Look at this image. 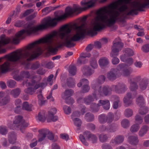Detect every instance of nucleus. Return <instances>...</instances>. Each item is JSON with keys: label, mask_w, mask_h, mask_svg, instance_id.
I'll return each instance as SVG.
<instances>
[{"label": "nucleus", "mask_w": 149, "mask_h": 149, "mask_svg": "<svg viewBox=\"0 0 149 149\" xmlns=\"http://www.w3.org/2000/svg\"><path fill=\"white\" fill-rule=\"evenodd\" d=\"M90 63L91 66L93 69H95L97 68L98 65L97 61L95 58H91L90 61Z\"/></svg>", "instance_id": "a19ab883"}, {"label": "nucleus", "mask_w": 149, "mask_h": 149, "mask_svg": "<svg viewBox=\"0 0 149 149\" xmlns=\"http://www.w3.org/2000/svg\"><path fill=\"white\" fill-rule=\"evenodd\" d=\"M98 120L99 122L101 124L107 123L106 115L104 114H101L98 117Z\"/></svg>", "instance_id": "c9c22d12"}, {"label": "nucleus", "mask_w": 149, "mask_h": 149, "mask_svg": "<svg viewBox=\"0 0 149 149\" xmlns=\"http://www.w3.org/2000/svg\"><path fill=\"white\" fill-rule=\"evenodd\" d=\"M139 110V113L141 115H144L147 113L149 111L148 108L144 105L141 106Z\"/></svg>", "instance_id": "cd10ccee"}, {"label": "nucleus", "mask_w": 149, "mask_h": 149, "mask_svg": "<svg viewBox=\"0 0 149 149\" xmlns=\"http://www.w3.org/2000/svg\"><path fill=\"white\" fill-rule=\"evenodd\" d=\"M57 112L56 109L55 108H53L52 109L48 112L49 116H53Z\"/></svg>", "instance_id": "e2e57ef3"}, {"label": "nucleus", "mask_w": 149, "mask_h": 149, "mask_svg": "<svg viewBox=\"0 0 149 149\" xmlns=\"http://www.w3.org/2000/svg\"><path fill=\"white\" fill-rule=\"evenodd\" d=\"M38 103L40 105H42L44 104L45 100H44V99L42 95L41 94H40L38 95Z\"/></svg>", "instance_id": "09e8293b"}, {"label": "nucleus", "mask_w": 149, "mask_h": 149, "mask_svg": "<svg viewBox=\"0 0 149 149\" xmlns=\"http://www.w3.org/2000/svg\"><path fill=\"white\" fill-rule=\"evenodd\" d=\"M80 116V113L79 111H76L73 112L71 115L72 119L75 118V117H79Z\"/></svg>", "instance_id": "69168bd1"}, {"label": "nucleus", "mask_w": 149, "mask_h": 149, "mask_svg": "<svg viewBox=\"0 0 149 149\" xmlns=\"http://www.w3.org/2000/svg\"><path fill=\"white\" fill-rule=\"evenodd\" d=\"M74 93L73 91L71 89L66 90L64 93V95L65 96H71Z\"/></svg>", "instance_id": "bf43d9fd"}, {"label": "nucleus", "mask_w": 149, "mask_h": 149, "mask_svg": "<svg viewBox=\"0 0 149 149\" xmlns=\"http://www.w3.org/2000/svg\"><path fill=\"white\" fill-rule=\"evenodd\" d=\"M66 83L68 86L70 88L74 87L75 84L74 79L72 77L67 79Z\"/></svg>", "instance_id": "2f4dec72"}, {"label": "nucleus", "mask_w": 149, "mask_h": 149, "mask_svg": "<svg viewBox=\"0 0 149 149\" xmlns=\"http://www.w3.org/2000/svg\"><path fill=\"white\" fill-rule=\"evenodd\" d=\"M125 137L122 135H118L116 136L114 139L111 140L110 143L114 145L120 144L124 141Z\"/></svg>", "instance_id": "2eb2a0df"}, {"label": "nucleus", "mask_w": 149, "mask_h": 149, "mask_svg": "<svg viewBox=\"0 0 149 149\" xmlns=\"http://www.w3.org/2000/svg\"><path fill=\"white\" fill-rule=\"evenodd\" d=\"M133 111L130 108L126 109L124 111V114L125 117L129 118L131 117L133 115Z\"/></svg>", "instance_id": "e433bc0d"}, {"label": "nucleus", "mask_w": 149, "mask_h": 149, "mask_svg": "<svg viewBox=\"0 0 149 149\" xmlns=\"http://www.w3.org/2000/svg\"><path fill=\"white\" fill-rule=\"evenodd\" d=\"M97 94L93 93L92 95H89L84 98V103L86 105H89L93 102L97 100Z\"/></svg>", "instance_id": "ddd939ff"}, {"label": "nucleus", "mask_w": 149, "mask_h": 149, "mask_svg": "<svg viewBox=\"0 0 149 149\" xmlns=\"http://www.w3.org/2000/svg\"><path fill=\"white\" fill-rule=\"evenodd\" d=\"M119 71L117 69L112 68L107 74V77L109 80L113 81L119 76Z\"/></svg>", "instance_id": "9d476101"}, {"label": "nucleus", "mask_w": 149, "mask_h": 149, "mask_svg": "<svg viewBox=\"0 0 149 149\" xmlns=\"http://www.w3.org/2000/svg\"><path fill=\"white\" fill-rule=\"evenodd\" d=\"M112 90V86L110 87L107 85L103 86L99 88L98 94L101 96H109L111 94Z\"/></svg>", "instance_id": "6e6552de"}, {"label": "nucleus", "mask_w": 149, "mask_h": 149, "mask_svg": "<svg viewBox=\"0 0 149 149\" xmlns=\"http://www.w3.org/2000/svg\"><path fill=\"white\" fill-rule=\"evenodd\" d=\"M83 74L87 76H89L92 75L94 72V70L88 65H84L81 69Z\"/></svg>", "instance_id": "4468645a"}, {"label": "nucleus", "mask_w": 149, "mask_h": 149, "mask_svg": "<svg viewBox=\"0 0 149 149\" xmlns=\"http://www.w3.org/2000/svg\"><path fill=\"white\" fill-rule=\"evenodd\" d=\"M88 140L91 141L93 143H95L97 141V138L95 135L91 134Z\"/></svg>", "instance_id": "8fccbe9b"}, {"label": "nucleus", "mask_w": 149, "mask_h": 149, "mask_svg": "<svg viewBox=\"0 0 149 149\" xmlns=\"http://www.w3.org/2000/svg\"><path fill=\"white\" fill-rule=\"evenodd\" d=\"M127 66V65L126 64L123 63H120L117 66L116 68H115V69H117L119 71H119L121 70L122 71L123 69L125 68Z\"/></svg>", "instance_id": "3c124183"}, {"label": "nucleus", "mask_w": 149, "mask_h": 149, "mask_svg": "<svg viewBox=\"0 0 149 149\" xmlns=\"http://www.w3.org/2000/svg\"><path fill=\"white\" fill-rule=\"evenodd\" d=\"M74 122V125L78 127L77 130V131L80 130V127L81 126L82 122L81 120L78 118H75L74 119H72Z\"/></svg>", "instance_id": "7c9ffc66"}, {"label": "nucleus", "mask_w": 149, "mask_h": 149, "mask_svg": "<svg viewBox=\"0 0 149 149\" xmlns=\"http://www.w3.org/2000/svg\"><path fill=\"white\" fill-rule=\"evenodd\" d=\"M39 133V139L38 140V142H41L45 138L46 135L49 132V130L47 129H41L38 130Z\"/></svg>", "instance_id": "f3484780"}, {"label": "nucleus", "mask_w": 149, "mask_h": 149, "mask_svg": "<svg viewBox=\"0 0 149 149\" xmlns=\"http://www.w3.org/2000/svg\"><path fill=\"white\" fill-rule=\"evenodd\" d=\"M10 98L8 96H7L2 99L1 101L0 102L2 103L3 105L7 104L9 101Z\"/></svg>", "instance_id": "4d7b16f0"}, {"label": "nucleus", "mask_w": 149, "mask_h": 149, "mask_svg": "<svg viewBox=\"0 0 149 149\" xmlns=\"http://www.w3.org/2000/svg\"><path fill=\"white\" fill-rule=\"evenodd\" d=\"M21 92L20 88H17L12 90L10 92V94L14 98L17 97Z\"/></svg>", "instance_id": "b1692460"}, {"label": "nucleus", "mask_w": 149, "mask_h": 149, "mask_svg": "<svg viewBox=\"0 0 149 149\" xmlns=\"http://www.w3.org/2000/svg\"><path fill=\"white\" fill-rule=\"evenodd\" d=\"M141 49L145 52H149V44H147L144 45L142 47Z\"/></svg>", "instance_id": "13d9d810"}, {"label": "nucleus", "mask_w": 149, "mask_h": 149, "mask_svg": "<svg viewBox=\"0 0 149 149\" xmlns=\"http://www.w3.org/2000/svg\"><path fill=\"white\" fill-rule=\"evenodd\" d=\"M94 118V117L93 115L91 113H88L85 114V119L88 122L92 121Z\"/></svg>", "instance_id": "f704fd0d"}, {"label": "nucleus", "mask_w": 149, "mask_h": 149, "mask_svg": "<svg viewBox=\"0 0 149 149\" xmlns=\"http://www.w3.org/2000/svg\"><path fill=\"white\" fill-rule=\"evenodd\" d=\"M139 128V126L137 124L133 125L130 128V131L132 133H135L138 131Z\"/></svg>", "instance_id": "c03bdc74"}, {"label": "nucleus", "mask_w": 149, "mask_h": 149, "mask_svg": "<svg viewBox=\"0 0 149 149\" xmlns=\"http://www.w3.org/2000/svg\"><path fill=\"white\" fill-rule=\"evenodd\" d=\"M149 130V127L148 126L146 125H143L139 132V136L141 137L147 134Z\"/></svg>", "instance_id": "6ab92c4d"}, {"label": "nucleus", "mask_w": 149, "mask_h": 149, "mask_svg": "<svg viewBox=\"0 0 149 149\" xmlns=\"http://www.w3.org/2000/svg\"><path fill=\"white\" fill-rule=\"evenodd\" d=\"M83 55H85V54L82 53L81 54L80 56V58L78 60V62L80 64H84L87 61L86 60V58Z\"/></svg>", "instance_id": "58836bf2"}, {"label": "nucleus", "mask_w": 149, "mask_h": 149, "mask_svg": "<svg viewBox=\"0 0 149 149\" xmlns=\"http://www.w3.org/2000/svg\"><path fill=\"white\" fill-rule=\"evenodd\" d=\"M98 63L100 65L102 68L107 66L109 64V61L107 58L103 57L99 59Z\"/></svg>", "instance_id": "393cba45"}, {"label": "nucleus", "mask_w": 149, "mask_h": 149, "mask_svg": "<svg viewBox=\"0 0 149 149\" xmlns=\"http://www.w3.org/2000/svg\"><path fill=\"white\" fill-rule=\"evenodd\" d=\"M69 73L72 75H75L76 72V68L75 66L70 65L69 67Z\"/></svg>", "instance_id": "37998d69"}, {"label": "nucleus", "mask_w": 149, "mask_h": 149, "mask_svg": "<svg viewBox=\"0 0 149 149\" xmlns=\"http://www.w3.org/2000/svg\"><path fill=\"white\" fill-rule=\"evenodd\" d=\"M118 126L116 124H112L108 125H102L99 127L100 131L102 132H107L108 133H113L117 131Z\"/></svg>", "instance_id": "20e7f679"}, {"label": "nucleus", "mask_w": 149, "mask_h": 149, "mask_svg": "<svg viewBox=\"0 0 149 149\" xmlns=\"http://www.w3.org/2000/svg\"><path fill=\"white\" fill-rule=\"evenodd\" d=\"M121 126L124 128H127L129 127L130 126V122L127 119L123 120L121 121Z\"/></svg>", "instance_id": "4c0bfd02"}, {"label": "nucleus", "mask_w": 149, "mask_h": 149, "mask_svg": "<svg viewBox=\"0 0 149 149\" xmlns=\"http://www.w3.org/2000/svg\"><path fill=\"white\" fill-rule=\"evenodd\" d=\"M134 97L131 93L127 92L123 99V101L125 106L128 107L133 104L132 100Z\"/></svg>", "instance_id": "9b49d317"}, {"label": "nucleus", "mask_w": 149, "mask_h": 149, "mask_svg": "<svg viewBox=\"0 0 149 149\" xmlns=\"http://www.w3.org/2000/svg\"><path fill=\"white\" fill-rule=\"evenodd\" d=\"M105 77L103 75L100 76L96 80L99 83V84H103L105 81Z\"/></svg>", "instance_id": "603ef678"}, {"label": "nucleus", "mask_w": 149, "mask_h": 149, "mask_svg": "<svg viewBox=\"0 0 149 149\" xmlns=\"http://www.w3.org/2000/svg\"><path fill=\"white\" fill-rule=\"evenodd\" d=\"M125 52L126 54L129 56H132L134 54L133 51L130 48L125 49Z\"/></svg>", "instance_id": "6e6d98bb"}, {"label": "nucleus", "mask_w": 149, "mask_h": 149, "mask_svg": "<svg viewBox=\"0 0 149 149\" xmlns=\"http://www.w3.org/2000/svg\"><path fill=\"white\" fill-rule=\"evenodd\" d=\"M89 82L88 79H81L79 83L77 84L78 87H80L85 85L89 84Z\"/></svg>", "instance_id": "79ce46f5"}, {"label": "nucleus", "mask_w": 149, "mask_h": 149, "mask_svg": "<svg viewBox=\"0 0 149 149\" xmlns=\"http://www.w3.org/2000/svg\"><path fill=\"white\" fill-rule=\"evenodd\" d=\"M98 103L100 106H102L104 109L105 110H109L110 108V103L109 101L108 100H100Z\"/></svg>", "instance_id": "a211bd4d"}, {"label": "nucleus", "mask_w": 149, "mask_h": 149, "mask_svg": "<svg viewBox=\"0 0 149 149\" xmlns=\"http://www.w3.org/2000/svg\"><path fill=\"white\" fill-rule=\"evenodd\" d=\"M7 86L11 88H14L16 86V82L14 80H9L6 82Z\"/></svg>", "instance_id": "49530a36"}, {"label": "nucleus", "mask_w": 149, "mask_h": 149, "mask_svg": "<svg viewBox=\"0 0 149 149\" xmlns=\"http://www.w3.org/2000/svg\"><path fill=\"white\" fill-rule=\"evenodd\" d=\"M19 70H15L13 72V78L15 80L19 81L22 79L23 78H29L31 77V74L27 71H23L21 72L20 75H18Z\"/></svg>", "instance_id": "7ed1b4c3"}, {"label": "nucleus", "mask_w": 149, "mask_h": 149, "mask_svg": "<svg viewBox=\"0 0 149 149\" xmlns=\"http://www.w3.org/2000/svg\"><path fill=\"white\" fill-rule=\"evenodd\" d=\"M113 56L112 59V63L113 65H116L118 64L119 62V59L117 57Z\"/></svg>", "instance_id": "338daca9"}, {"label": "nucleus", "mask_w": 149, "mask_h": 149, "mask_svg": "<svg viewBox=\"0 0 149 149\" xmlns=\"http://www.w3.org/2000/svg\"><path fill=\"white\" fill-rule=\"evenodd\" d=\"M127 140L128 142L133 146H136L139 142L138 137L136 135H131L129 136Z\"/></svg>", "instance_id": "dca6fc26"}, {"label": "nucleus", "mask_w": 149, "mask_h": 149, "mask_svg": "<svg viewBox=\"0 0 149 149\" xmlns=\"http://www.w3.org/2000/svg\"><path fill=\"white\" fill-rule=\"evenodd\" d=\"M47 134L48 139L50 140H53L54 141H55L57 140L56 139H54L53 134L51 132H50L49 130V132Z\"/></svg>", "instance_id": "052dcab7"}, {"label": "nucleus", "mask_w": 149, "mask_h": 149, "mask_svg": "<svg viewBox=\"0 0 149 149\" xmlns=\"http://www.w3.org/2000/svg\"><path fill=\"white\" fill-rule=\"evenodd\" d=\"M35 89L32 87H29L25 89L24 90V91L25 93L30 95H32L34 92V90Z\"/></svg>", "instance_id": "864d4df0"}, {"label": "nucleus", "mask_w": 149, "mask_h": 149, "mask_svg": "<svg viewBox=\"0 0 149 149\" xmlns=\"http://www.w3.org/2000/svg\"><path fill=\"white\" fill-rule=\"evenodd\" d=\"M109 138V137L108 134L104 133H102L99 136V140L102 143L107 141Z\"/></svg>", "instance_id": "5701e85b"}, {"label": "nucleus", "mask_w": 149, "mask_h": 149, "mask_svg": "<svg viewBox=\"0 0 149 149\" xmlns=\"http://www.w3.org/2000/svg\"><path fill=\"white\" fill-rule=\"evenodd\" d=\"M134 80L138 83L139 88L142 90H145L148 84V79L146 78H142L141 76H137L134 78Z\"/></svg>", "instance_id": "0eeeda50"}, {"label": "nucleus", "mask_w": 149, "mask_h": 149, "mask_svg": "<svg viewBox=\"0 0 149 149\" xmlns=\"http://www.w3.org/2000/svg\"><path fill=\"white\" fill-rule=\"evenodd\" d=\"M17 134L14 132H9L8 135L9 142L11 144L15 143L16 140Z\"/></svg>", "instance_id": "aec40b11"}, {"label": "nucleus", "mask_w": 149, "mask_h": 149, "mask_svg": "<svg viewBox=\"0 0 149 149\" xmlns=\"http://www.w3.org/2000/svg\"><path fill=\"white\" fill-rule=\"evenodd\" d=\"M112 98L115 101L113 103V108L114 109H116L118 107V103L120 101V98L116 95L112 96Z\"/></svg>", "instance_id": "bb28decb"}, {"label": "nucleus", "mask_w": 149, "mask_h": 149, "mask_svg": "<svg viewBox=\"0 0 149 149\" xmlns=\"http://www.w3.org/2000/svg\"><path fill=\"white\" fill-rule=\"evenodd\" d=\"M46 117L43 111L40 112L38 114V120L42 122H44L46 120Z\"/></svg>", "instance_id": "ea45409f"}, {"label": "nucleus", "mask_w": 149, "mask_h": 149, "mask_svg": "<svg viewBox=\"0 0 149 149\" xmlns=\"http://www.w3.org/2000/svg\"><path fill=\"white\" fill-rule=\"evenodd\" d=\"M13 123L14 129L17 130L20 129L22 133L24 132L23 130L24 128L28 125V124L25 122L22 119V117L20 116L15 117Z\"/></svg>", "instance_id": "f03ea898"}, {"label": "nucleus", "mask_w": 149, "mask_h": 149, "mask_svg": "<svg viewBox=\"0 0 149 149\" xmlns=\"http://www.w3.org/2000/svg\"><path fill=\"white\" fill-rule=\"evenodd\" d=\"M90 89V87L89 84L81 86V91L83 93H86L88 92Z\"/></svg>", "instance_id": "de8ad7c7"}, {"label": "nucleus", "mask_w": 149, "mask_h": 149, "mask_svg": "<svg viewBox=\"0 0 149 149\" xmlns=\"http://www.w3.org/2000/svg\"><path fill=\"white\" fill-rule=\"evenodd\" d=\"M63 109L65 113L67 114H70L71 112V110L70 108L66 105H64L63 106Z\"/></svg>", "instance_id": "5fc2aeb1"}, {"label": "nucleus", "mask_w": 149, "mask_h": 149, "mask_svg": "<svg viewBox=\"0 0 149 149\" xmlns=\"http://www.w3.org/2000/svg\"><path fill=\"white\" fill-rule=\"evenodd\" d=\"M37 76L36 75H32L31 77L32 79L31 81L27 83V85L29 86H34V88L36 90L40 87L43 88L47 86V84L45 83H41L40 84H37V82L34 80L37 78Z\"/></svg>", "instance_id": "1a4fd4ad"}, {"label": "nucleus", "mask_w": 149, "mask_h": 149, "mask_svg": "<svg viewBox=\"0 0 149 149\" xmlns=\"http://www.w3.org/2000/svg\"><path fill=\"white\" fill-rule=\"evenodd\" d=\"M100 106L98 103L97 104L95 103H92L90 106V108L93 112H97L100 109Z\"/></svg>", "instance_id": "473e14b6"}, {"label": "nucleus", "mask_w": 149, "mask_h": 149, "mask_svg": "<svg viewBox=\"0 0 149 149\" xmlns=\"http://www.w3.org/2000/svg\"><path fill=\"white\" fill-rule=\"evenodd\" d=\"M135 121L136 124H141L143 122L142 118L139 114H137L135 117Z\"/></svg>", "instance_id": "a18cd8bd"}, {"label": "nucleus", "mask_w": 149, "mask_h": 149, "mask_svg": "<svg viewBox=\"0 0 149 149\" xmlns=\"http://www.w3.org/2000/svg\"><path fill=\"white\" fill-rule=\"evenodd\" d=\"M90 29L87 28L84 24L80 26H77L75 24L72 28L67 25L64 26L61 28L60 31H54L47 37L30 44L23 49L13 52L0 58V62L2 59H6V61L0 67L1 72L2 73L7 72L19 63L24 65L26 69L36 70L40 67V63L36 62L32 64L30 67L29 62L42 54L41 49L38 44H44L45 49L54 53L58 49L53 46L58 45L59 47L63 45L68 48L73 47L75 45L74 42L83 38L86 35L93 36V33H90Z\"/></svg>", "instance_id": "f257e3e1"}, {"label": "nucleus", "mask_w": 149, "mask_h": 149, "mask_svg": "<svg viewBox=\"0 0 149 149\" xmlns=\"http://www.w3.org/2000/svg\"><path fill=\"white\" fill-rule=\"evenodd\" d=\"M32 104L29 105L28 102H24L23 103L22 108L27 111H31L32 110Z\"/></svg>", "instance_id": "72a5a7b5"}, {"label": "nucleus", "mask_w": 149, "mask_h": 149, "mask_svg": "<svg viewBox=\"0 0 149 149\" xmlns=\"http://www.w3.org/2000/svg\"><path fill=\"white\" fill-rule=\"evenodd\" d=\"M132 71V69L131 67H128L127 66L122 71L123 75L125 77L129 76Z\"/></svg>", "instance_id": "a878e982"}, {"label": "nucleus", "mask_w": 149, "mask_h": 149, "mask_svg": "<svg viewBox=\"0 0 149 149\" xmlns=\"http://www.w3.org/2000/svg\"><path fill=\"white\" fill-rule=\"evenodd\" d=\"M91 133L88 131L84 132L83 134H81L79 136V138L82 143L85 146H88V143L86 141V139L88 140Z\"/></svg>", "instance_id": "f8f14e48"}, {"label": "nucleus", "mask_w": 149, "mask_h": 149, "mask_svg": "<svg viewBox=\"0 0 149 149\" xmlns=\"http://www.w3.org/2000/svg\"><path fill=\"white\" fill-rule=\"evenodd\" d=\"M136 104L139 107L144 105L145 104L144 98L142 95H140L136 99Z\"/></svg>", "instance_id": "c85d7f7f"}, {"label": "nucleus", "mask_w": 149, "mask_h": 149, "mask_svg": "<svg viewBox=\"0 0 149 149\" xmlns=\"http://www.w3.org/2000/svg\"><path fill=\"white\" fill-rule=\"evenodd\" d=\"M128 81L130 84V89L131 91H134L136 90L138 88V86L136 81H132L130 79L128 80Z\"/></svg>", "instance_id": "4be33fe9"}, {"label": "nucleus", "mask_w": 149, "mask_h": 149, "mask_svg": "<svg viewBox=\"0 0 149 149\" xmlns=\"http://www.w3.org/2000/svg\"><path fill=\"white\" fill-rule=\"evenodd\" d=\"M8 131L6 127H0V133L2 135H5L8 132Z\"/></svg>", "instance_id": "680f3d73"}, {"label": "nucleus", "mask_w": 149, "mask_h": 149, "mask_svg": "<svg viewBox=\"0 0 149 149\" xmlns=\"http://www.w3.org/2000/svg\"><path fill=\"white\" fill-rule=\"evenodd\" d=\"M107 123L109 124L111 123L114 120V116L113 113L109 112L106 115Z\"/></svg>", "instance_id": "c756f323"}, {"label": "nucleus", "mask_w": 149, "mask_h": 149, "mask_svg": "<svg viewBox=\"0 0 149 149\" xmlns=\"http://www.w3.org/2000/svg\"><path fill=\"white\" fill-rule=\"evenodd\" d=\"M123 46V44L120 42H114L111 47L112 51L110 54L111 57L118 55L119 52Z\"/></svg>", "instance_id": "423d86ee"}, {"label": "nucleus", "mask_w": 149, "mask_h": 149, "mask_svg": "<svg viewBox=\"0 0 149 149\" xmlns=\"http://www.w3.org/2000/svg\"><path fill=\"white\" fill-rule=\"evenodd\" d=\"M24 22L23 21H18L15 24V26L17 27H21L24 25Z\"/></svg>", "instance_id": "0e129e2a"}, {"label": "nucleus", "mask_w": 149, "mask_h": 149, "mask_svg": "<svg viewBox=\"0 0 149 149\" xmlns=\"http://www.w3.org/2000/svg\"><path fill=\"white\" fill-rule=\"evenodd\" d=\"M112 88L113 91L118 94L123 93L127 89L126 85L122 82H119L116 85H112Z\"/></svg>", "instance_id": "39448f33"}, {"label": "nucleus", "mask_w": 149, "mask_h": 149, "mask_svg": "<svg viewBox=\"0 0 149 149\" xmlns=\"http://www.w3.org/2000/svg\"><path fill=\"white\" fill-rule=\"evenodd\" d=\"M99 84H100L96 80L93 81L91 84V88L94 91L93 93H97L98 94L99 88L100 87H102L101 86H100Z\"/></svg>", "instance_id": "412c9836"}, {"label": "nucleus", "mask_w": 149, "mask_h": 149, "mask_svg": "<svg viewBox=\"0 0 149 149\" xmlns=\"http://www.w3.org/2000/svg\"><path fill=\"white\" fill-rule=\"evenodd\" d=\"M65 99V102L68 104H72L74 102V101L73 99L69 97Z\"/></svg>", "instance_id": "774afa93"}]
</instances>
